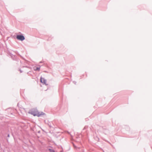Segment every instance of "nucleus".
<instances>
[{"label": "nucleus", "instance_id": "2", "mask_svg": "<svg viewBox=\"0 0 152 152\" xmlns=\"http://www.w3.org/2000/svg\"><path fill=\"white\" fill-rule=\"evenodd\" d=\"M16 38L18 39L21 41H23L25 39L23 35H17Z\"/></svg>", "mask_w": 152, "mask_h": 152}, {"label": "nucleus", "instance_id": "5", "mask_svg": "<svg viewBox=\"0 0 152 152\" xmlns=\"http://www.w3.org/2000/svg\"><path fill=\"white\" fill-rule=\"evenodd\" d=\"M49 150L50 151V152H55L54 150L51 149H49Z\"/></svg>", "mask_w": 152, "mask_h": 152}, {"label": "nucleus", "instance_id": "1", "mask_svg": "<svg viewBox=\"0 0 152 152\" xmlns=\"http://www.w3.org/2000/svg\"><path fill=\"white\" fill-rule=\"evenodd\" d=\"M28 113L33 115L34 116H36L38 117L41 116L45 115V113L42 112H39L36 108L32 109Z\"/></svg>", "mask_w": 152, "mask_h": 152}, {"label": "nucleus", "instance_id": "3", "mask_svg": "<svg viewBox=\"0 0 152 152\" xmlns=\"http://www.w3.org/2000/svg\"><path fill=\"white\" fill-rule=\"evenodd\" d=\"M40 82L42 83L45 84V85H47V81L46 80H45L44 78L41 77L40 79Z\"/></svg>", "mask_w": 152, "mask_h": 152}, {"label": "nucleus", "instance_id": "4", "mask_svg": "<svg viewBox=\"0 0 152 152\" xmlns=\"http://www.w3.org/2000/svg\"><path fill=\"white\" fill-rule=\"evenodd\" d=\"M34 69L35 70H39V68L38 67H34Z\"/></svg>", "mask_w": 152, "mask_h": 152}]
</instances>
